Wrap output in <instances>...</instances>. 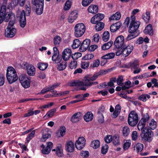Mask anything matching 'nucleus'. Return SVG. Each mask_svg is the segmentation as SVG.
Returning <instances> with one entry per match:
<instances>
[{
  "mask_svg": "<svg viewBox=\"0 0 158 158\" xmlns=\"http://www.w3.org/2000/svg\"><path fill=\"white\" fill-rule=\"evenodd\" d=\"M6 77L7 81L10 84L15 82L18 79V77L15 69L12 67H8Z\"/></svg>",
  "mask_w": 158,
  "mask_h": 158,
  "instance_id": "1",
  "label": "nucleus"
},
{
  "mask_svg": "<svg viewBox=\"0 0 158 158\" xmlns=\"http://www.w3.org/2000/svg\"><path fill=\"white\" fill-rule=\"evenodd\" d=\"M142 140L144 142H151L152 140V137L153 135V132L149 128L145 127L140 135Z\"/></svg>",
  "mask_w": 158,
  "mask_h": 158,
  "instance_id": "2",
  "label": "nucleus"
},
{
  "mask_svg": "<svg viewBox=\"0 0 158 158\" xmlns=\"http://www.w3.org/2000/svg\"><path fill=\"white\" fill-rule=\"evenodd\" d=\"M117 49L116 52L117 56H119L122 54L124 57L128 56L131 52L133 49V46H128L119 48H116Z\"/></svg>",
  "mask_w": 158,
  "mask_h": 158,
  "instance_id": "3",
  "label": "nucleus"
},
{
  "mask_svg": "<svg viewBox=\"0 0 158 158\" xmlns=\"http://www.w3.org/2000/svg\"><path fill=\"white\" fill-rule=\"evenodd\" d=\"M131 21L128 30L130 33H133L136 32L140 25V22L138 21H135V17L134 15L131 16Z\"/></svg>",
  "mask_w": 158,
  "mask_h": 158,
  "instance_id": "4",
  "label": "nucleus"
},
{
  "mask_svg": "<svg viewBox=\"0 0 158 158\" xmlns=\"http://www.w3.org/2000/svg\"><path fill=\"white\" fill-rule=\"evenodd\" d=\"M44 0H32L31 3L36 7L35 12L37 14L40 15L43 12L44 7Z\"/></svg>",
  "mask_w": 158,
  "mask_h": 158,
  "instance_id": "5",
  "label": "nucleus"
},
{
  "mask_svg": "<svg viewBox=\"0 0 158 158\" xmlns=\"http://www.w3.org/2000/svg\"><path fill=\"white\" fill-rule=\"evenodd\" d=\"M138 122V116L136 112L131 111L129 114L128 122L129 124L132 127L135 126Z\"/></svg>",
  "mask_w": 158,
  "mask_h": 158,
  "instance_id": "6",
  "label": "nucleus"
},
{
  "mask_svg": "<svg viewBox=\"0 0 158 158\" xmlns=\"http://www.w3.org/2000/svg\"><path fill=\"white\" fill-rule=\"evenodd\" d=\"M74 34L77 37L81 36L85 33V27L84 24L82 23L77 24L74 27Z\"/></svg>",
  "mask_w": 158,
  "mask_h": 158,
  "instance_id": "7",
  "label": "nucleus"
},
{
  "mask_svg": "<svg viewBox=\"0 0 158 158\" xmlns=\"http://www.w3.org/2000/svg\"><path fill=\"white\" fill-rule=\"evenodd\" d=\"M31 77L24 74L20 75L19 77V80L22 86L27 89L30 86Z\"/></svg>",
  "mask_w": 158,
  "mask_h": 158,
  "instance_id": "8",
  "label": "nucleus"
},
{
  "mask_svg": "<svg viewBox=\"0 0 158 158\" xmlns=\"http://www.w3.org/2000/svg\"><path fill=\"white\" fill-rule=\"evenodd\" d=\"M7 14L6 12V6H1L0 10V24L2 23L4 20L7 22L9 21L11 16L8 14L7 16Z\"/></svg>",
  "mask_w": 158,
  "mask_h": 158,
  "instance_id": "9",
  "label": "nucleus"
},
{
  "mask_svg": "<svg viewBox=\"0 0 158 158\" xmlns=\"http://www.w3.org/2000/svg\"><path fill=\"white\" fill-rule=\"evenodd\" d=\"M145 117L142 118L139 122L138 126V129L139 130H141V132H142V130L144 129L146 123L148 121L149 119V117L148 114L146 113L145 115Z\"/></svg>",
  "mask_w": 158,
  "mask_h": 158,
  "instance_id": "10",
  "label": "nucleus"
},
{
  "mask_svg": "<svg viewBox=\"0 0 158 158\" xmlns=\"http://www.w3.org/2000/svg\"><path fill=\"white\" fill-rule=\"evenodd\" d=\"M124 43V37L123 35H120L117 37L114 42V45L116 48L121 47L123 46H127Z\"/></svg>",
  "mask_w": 158,
  "mask_h": 158,
  "instance_id": "11",
  "label": "nucleus"
},
{
  "mask_svg": "<svg viewBox=\"0 0 158 158\" xmlns=\"http://www.w3.org/2000/svg\"><path fill=\"white\" fill-rule=\"evenodd\" d=\"M16 29L13 27H7L5 31V36L7 38H12L15 35Z\"/></svg>",
  "mask_w": 158,
  "mask_h": 158,
  "instance_id": "12",
  "label": "nucleus"
},
{
  "mask_svg": "<svg viewBox=\"0 0 158 158\" xmlns=\"http://www.w3.org/2000/svg\"><path fill=\"white\" fill-rule=\"evenodd\" d=\"M85 143V140L83 137H80L75 143L76 148L78 150L82 149L84 147Z\"/></svg>",
  "mask_w": 158,
  "mask_h": 158,
  "instance_id": "13",
  "label": "nucleus"
},
{
  "mask_svg": "<svg viewBox=\"0 0 158 158\" xmlns=\"http://www.w3.org/2000/svg\"><path fill=\"white\" fill-rule=\"evenodd\" d=\"M90 42V40L88 39L84 40L82 43H81V45L79 48V51L81 52L85 51L89 48Z\"/></svg>",
  "mask_w": 158,
  "mask_h": 158,
  "instance_id": "14",
  "label": "nucleus"
},
{
  "mask_svg": "<svg viewBox=\"0 0 158 158\" xmlns=\"http://www.w3.org/2000/svg\"><path fill=\"white\" fill-rule=\"evenodd\" d=\"M69 85L70 86H76L81 87L80 88V89L81 90H86L87 88L86 87H84V81H74L70 82Z\"/></svg>",
  "mask_w": 158,
  "mask_h": 158,
  "instance_id": "15",
  "label": "nucleus"
},
{
  "mask_svg": "<svg viewBox=\"0 0 158 158\" xmlns=\"http://www.w3.org/2000/svg\"><path fill=\"white\" fill-rule=\"evenodd\" d=\"M24 65L26 66L27 73L29 75L33 76L35 75V69L34 66L31 64H29L27 62L25 63Z\"/></svg>",
  "mask_w": 158,
  "mask_h": 158,
  "instance_id": "16",
  "label": "nucleus"
},
{
  "mask_svg": "<svg viewBox=\"0 0 158 158\" xmlns=\"http://www.w3.org/2000/svg\"><path fill=\"white\" fill-rule=\"evenodd\" d=\"M104 17V15L102 14L98 13L94 16L91 19V22L93 24H95L97 23L100 22Z\"/></svg>",
  "mask_w": 158,
  "mask_h": 158,
  "instance_id": "17",
  "label": "nucleus"
},
{
  "mask_svg": "<svg viewBox=\"0 0 158 158\" xmlns=\"http://www.w3.org/2000/svg\"><path fill=\"white\" fill-rule=\"evenodd\" d=\"M52 151L55 152V154L58 157L63 156V150L62 146L61 144H58L56 147L55 148L52 149Z\"/></svg>",
  "mask_w": 158,
  "mask_h": 158,
  "instance_id": "18",
  "label": "nucleus"
},
{
  "mask_svg": "<svg viewBox=\"0 0 158 158\" xmlns=\"http://www.w3.org/2000/svg\"><path fill=\"white\" fill-rule=\"evenodd\" d=\"M19 23L20 27H24L26 24V18L25 11L24 10L22 11L19 16Z\"/></svg>",
  "mask_w": 158,
  "mask_h": 158,
  "instance_id": "19",
  "label": "nucleus"
},
{
  "mask_svg": "<svg viewBox=\"0 0 158 158\" xmlns=\"http://www.w3.org/2000/svg\"><path fill=\"white\" fill-rule=\"evenodd\" d=\"M72 53L70 49L67 48L64 50L62 53V57L64 60H68L71 56Z\"/></svg>",
  "mask_w": 158,
  "mask_h": 158,
  "instance_id": "20",
  "label": "nucleus"
},
{
  "mask_svg": "<svg viewBox=\"0 0 158 158\" xmlns=\"http://www.w3.org/2000/svg\"><path fill=\"white\" fill-rule=\"evenodd\" d=\"M81 113L79 112L75 113L71 117V121L73 123H76L79 122L81 119Z\"/></svg>",
  "mask_w": 158,
  "mask_h": 158,
  "instance_id": "21",
  "label": "nucleus"
},
{
  "mask_svg": "<svg viewBox=\"0 0 158 158\" xmlns=\"http://www.w3.org/2000/svg\"><path fill=\"white\" fill-rule=\"evenodd\" d=\"M66 150L68 152H73L74 149V144L73 142L71 140L67 142L65 144Z\"/></svg>",
  "mask_w": 158,
  "mask_h": 158,
  "instance_id": "22",
  "label": "nucleus"
},
{
  "mask_svg": "<svg viewBox=\"0 0 158 158\" xmlns=\"http://www.w3.org/2000/svg\"><path fill=\"white\" fill-rule=\"evenodd\" d=\"M87 10L89 13L96 14L98 12V7L97 5L91 4L88 8Z\"/></svg>",
  "mask_w": 158,
  "mask_h": 158,
  "instance_id": "23",
  "label": "nucleus"
},
{
  "mask_svg": "<svg viewBox=\"0 0 158 158\" xmlns=\"http://www.w3.org/2000/svg\"><path fill=\"white\" fill-rule=\"evenodd\" d=\"M78 14L76 11H72L70 14L68 18V21L69 23H72L77 17Z\"/></svg>",
  "mask_w": 158,
  "mask_h": 158,
  "instance_id": "24",
  "label": "nucleus"
},
{
  "mask_svg": "<svg viewBox=\"0 0 158 158\" xmlns=\"http://www.w3.org/2000/svg\"><path fill=\"white\" fill-rule=\"evenodd\" d=\"M94 117L93 114L91 111H88L84 115L83 118L84 120L86 122L91 121Z\"/></svg>",
  "mask_w": 158,
  "mask_h": 158,
  "instance_id": "25",
  "label": "nucleus"
},
{
  "mask_svg": "<svg viewBox=\"0 0 158 158\" xmlns=\"http://www.w3.org/2000/svg\"><path fill=\"white\" fill-rule=\"evenodd\" d=\"M144 32L145 34H149L152 35L153 34V31L152 27L151 24L148 25L144 30Z\"/></svg>",
  "mask_w": 158,
  "mask_h": 158,
  "instance_id": "26",
  "label": "nucleus"
},
{
  "mask_svg": "<svg viewBox=\"0 0 158 158\" xmlns=\"http://www.w3.org/2000/svg\"><path fill=\"white\" fill-rule=\"evenodd\" d=\"M121 24L119 22L113 24L110 27V30L111 32H114L118 30L120 27Z\"/></svg>",
  "mask_w": 158,
  "mask_h": 158,
  "instance_id": "27",
  "label": "nucleus"
},
{
  "mask_svg": "<svg viewBox=\"0 0 158 158\" xmlns=\"http://www.w3.org/2000/svg\"><path fill=\"white\" fill-rule=\"evenodd\" d=\"M37 67L41 70L44 71L47 69L48 66V64L47 63L43 62H39L37 64Z\"/></svg>",
  "mask_w": 158,
  "mask_h": 158,
  "instance_id": "28",
  "label": "nucleus"
},
{
  "mask_svg": "<svg viewBox=\"0 0 158 158\" xmlns=\"http://www.w3.org/2000/svg\"><path fill=\"white\" fill-rule=\"evenodd\" d=\"M7 15L8 14H10L11 16L10 19V20L9 23L7 27H13V26L15 24V16L14 15H13L12 14H10V13H9L8 14V12H6Z\"/></svg>",
  "mask_w": 158,
  "mask_h": 158,
  "instance_id": "29",
  "label": "nucleus"
},
{
  "mask_svg": "<svg viewBox=\"0 0 158 158\" xmlns=\"http://www.w3.org/2000/svg\"><path fill=\"white\" fill-rule=\"evenodd\" d=\"M66 132L65 127L64 126H61L60 128L59 132H60V135H59V132H57L56 134V136H57L58 137L60 136H63L65 134Z\"/></svg>",
  "mask_w": 158,
  "mask_h": 158,
  "instance_id": "30",
  "label": "nucleus"
},
{
  "mask_svg": "<svg viewBox=\"0 0 158 158\" xmlns=\"http://www.w3.org/2000/svg\"><path fill=\"white\" fill-rule=\"evenodd\" d=\"M115 54L113 52H111L107 53L102 56L101 57V59L107 60L112 59L114 57Z\"/></svg>",
  "mask_w": 158,
  "mask_h": 158,
  "instance_id": "31",
  "label": "nucleus"
},
{
  "mask_svg": "<svg viewBox=\"0 0 158 158\" xmlns=\"http://www.w3.org/2000/svg\"><path fill=\"white\" fill-rule=\"evenodd\" d=\"M113 44V41L110 40L109 42L104 44L102 46V49L103 50H106L109 49Z\"/></svg>",
  "mask_w": 158,
  "mask_h": 158,
  "instance_id": "32",
  "label": "nucleus"
},
{
  "mask_svg": "<svg viewBox=\"0 0 158 158\" xmlns=\"http://www.w3.org/2000/svg\"><path fill=\"white\" fill-rule=\"evenodd\" d=\"M51 135L48 132L44 131L43 132L42 137L40 139V141L42 142H45L49 137Z\"/></svg>",
  "mask_w": 158,
  "mask_h": 158,
  "instance_id": "33",
  "label": "nucleus"
},
{
  "mask_svg": "<svg viewBox=\"0 0 158 158\" xmlns=\"http://www.w3.org/2000/svg\"><path fill=\"white\" fill-rule=\"evenodd\" d=\"M81 45V42L79 39L74 40L72 48L73 49H75L78 48Z\"/></svg>",
  "mask_w": 158,
  "mask_h": 158,
  "instance_id": "34",
  "label": "nucleus"
},
{
  "mask_svg": "<svg viewBox=\"0 0 158 158\" xmlns=\"http://www.w3.org/2000/svg\"><path fill=\"white\" fill-rule=\"evenodd\" d=\"M66 61L64 60L61 63H60L59 64H58L57 69L59 71H62L64 70L67 66Z\"/></svg>",
  "mask_w": 158,
  "mask_h": 158,
  "instance_id": "35",
  "label": "nucleus"
},
{
  "mask_svg": "<svg viewBox=\"0 0 158 158\" xmlns=\"http://www.w3.org/2000/svg\"><path fill=\"white\" fill-rule=\"evenodd\" d=\"M142 18L146 23H149L150 19V13L149 11H146L145 15H142Z\"/></svg>",
  "mask_w": 158,
  "mask_h": 158,
  "instance_id": "36",
  "label": "nucleus"
},
{
  "mask_svg": "<svg viewBox=\"0 0 158 158\" xmlns=\"http://www.w3.org/2000/svg\"><path fill=\"white\" fill-rule=\"evenodd\" d=\"M91 81L89 80H85L84 81V87H89L91 86L92 85H96L98 83L97 81L91 82Z\"/></svg>",
  "mask_w": 158,
  "mask_h": 158,
  "instance_id": "37",
  "label": "nucleus"
},
{
  "mask_svg": "<svg viewBox=\"0 0 158 158\" xmlns=\"http://www.w3.org/2000/svg\"><path fill=\"white\" fill-rule=\"evenodd\" d=\"M96 24L95 29L97 31H101L104 27V24L103 22H98Z\"/></svg>",
  "mask_w": 158,
  "mask_h": 158,
  "instance_id": "38",
  "label": "nucleus"
},
{
  "mask_svg": "<svg viewBox=\"0 0 158 158\" xmlns=\"http://www.w3.org/2000/svg\"><path fill=\"white\" fill-rule=\"evenodd\" d=\"M150 96L148 94H142L139 96L138 99L143 102H145L147 100V98L148 99L150 98Z\"/></svg>",
  "mask_w": 158,
  "mask_h": 158,
  "instance_id": "39",
  "label": "nucleus"
},
{
  "mask_svg": "<svg viewBox=\"0 0 158 158\" xmlns=\"http://www.w3.org/2000/svg\"><path fill=\"white\" fill-rule=\"evenodd\" d=\"M143 148V144L141 143H137L134 147V149L137 152H141Z\"/></svg>",
  "mask_w": 158,
  "mask_h": 158,
  "instance_id": "40",
  "label": "nucleus"
},
{
  "mask_svg": "<svg viewBox=\"0 0 158 158\" xmlns=\"http://www.w3.org/2000/svg\"><path fill=\"white\" fill-rule=\"evenodd\" d=\"M121 15L120 13L119 12H116L115 14L113 15L109 18L110 20H119L121 18Z\"/></svg>",
  "mask_w": 158,
  "mask_h": 158,
  "instance_id": "41",
  "label": "nucleus"
},
{
  "mask_svg": "<svg viewBox=\"0 0 158 158\" xmlns=\"http://www.w3.org/2000/svg\"><path fill=\"white\" fill-rule=\"evenodd\" d=\"M91 147L94 149L98 148L100 145V141L98 140H94L91 142Z\"/></svg>",
  "mask_w": 158,
  "mask_h": 158,
  "instance_id": "42",
  "label": "nucleus"
},
{
  "mask_svg": "<svg viewBox=\"0 0 158 158\" xmlns=\"http://www.w3.org/2000/svg\"><path fill=\"white\" fill-rule=\"evenodd\" d=\"M72 0H67L65 3L64 9L65 10L69 9L72 5Z\"/></svg>",
  "mask_w": 158,
  "mask_h": 158,
  "instance_id": "43",
  "label": "nucleus"
},
{
  "mask_svg": "<svg viewBox=\"0 0 158 158\" xmlns=\"http://www.w3.org/2000/svg\"><path fill=\"white\" fill-rule=\"evenodd\" d=\"M110 38V33L108 31H105L103 34L102 39L104 41L106 42Z\"/></svg>",
  "mask_w": 158,
  "mask_h": 158,
  "instance_id": "44",
  "label": "nucleus"
},
{
  "mask_svg": "<svg viewBox=\"0 0 158 158\" xmlns=\"http://www.w3.org/2000/svg\"><path fill=\"white\" fill-rule=\"evenodd\" d=\"M77 62L76 60L71 61L69 63V67L71 69H75L77 66Z\"/></svg>",
  "mask_w": 158,
  "mask_h": 158,
  "instance_id": "45",
  "label": "nucleus"
},
{
  "mask_svg": "<svg viewBox=\"0 0 158 158\" xmlns=\"http://www.w3.org/2000/svg\"><path fill=\"white\" fill-rule=\"evenodd\" d=\"M108 146L107 144L103 145L101 148V151L102 154H105L107 152L108 150Z\"/></svg>",
  "mask_w": 158,
  "mask_h": 158,
  "instance_id": "46",
  "label": "nucleus"
},
{
  "mask_svg": "<svg viewBox=\"0 0 158 158\" xmlns=\"http://www.w3.org/2000/svg\"><path fill=\"white\" fill-rule=\"evenodd\" d=\"M130 130L127 127H125L123 128L122 131L123 135L124 136H127L130 133Z\"/></svg>",
  "mask_w": 158,
  "mask_h": 158,
  "instance_id": "47",
  "label": "nucleus"
},
{
  "mask_svg": "<svg viewBox=\"0 0 158 158\" xmlns=\"http://www.w3.org/2000/svg\"><path fill=\"white\" fill-rule=\"evenodd\" d=\"M151 130H154L156 127V122L153 119L151 120V122L149 124Z\"/></svg>",
  "mask_w": 158,
  "mask_h": 158,
  "instance_id": "48",
  "label": "nucleus"
},
{
  "mask_svg": "<svg viewBox=\"0 0 158 158\" xmlns=\"http://www.w3.org/2000/svg\"><path fill=\"white\" fill-rule=\"evenodd\" d=\"M56 109L55 108L50 110L46 114L49 117H52L54 113L56 111Z\"/></svg>",
  "mask_w": 158,
  "mask_h": 158,
  "instance_id": "49",
  "label": "nucleus"
},
{
  "mask_svg": "<svg viewBox=\"0 0 158 158\" xmlns=\"http://www.w3.org/2000/svg\"><path fill=\"white\" fill-rule=\"evenodd\" d=\"M112 141L114 145H118L120 144L119 138L118 137L114 136Z\"/></svg>",
  "mask_w": 158,
  "mask_h": 158,
  "instance_id": "50",
  "label": "nucleus"
},
{
  "mask_svg": "<svg viewBox=\"0 0 158 158\" xmlns=\"http://www.w3.org/2000/svg\"><path fill=\"white\" fill-rule=\"evenodd\" d=\"M61 41V38L59 35L56 36L54 38V43L55 45H59Z\"/></svg>",
  "mask_w": 158,
  "mask_h": 158,
  "instance_id": "51",
  "label": "nucleus"
},
{
  "mask_svg": "<svg viewBox=\"0 0 158 158\" xmlns=\"http://www.w3.org/2000/svg\"><path fill=\"white\" fill-rule=\"evenodd\" d=\"M89 61H81V68L83 69H87L89 66Z\"/></svg>",
  "mask_w": 158,
  "mask_h": 158,
  "instance_id": "52",
  "label": "nucleus"
},
{
  "mask_svg": "<svg viewBox=\"0 0 158 158\" xmlns=\"http://www.w3.org/2000/svg\"><path fill=\"white\" fill-rule=\"evenodd\" d=\"M54 53L52 57V60H53L56 56L59 55V51L56 47H54L53 48Z\"/></svg>",
  "mask_w": 158,
  "mask_h": 158,
  "instance_id": "53",
  "label": "nucleus"
},
{
  "mask_svg": "<svg viewBox=\"0 0 158 158\" xmlns=\"http://www.w3.org/2000/svg\"><path fill=\"white\" fill-rule=\"evenodd\" d=\"M94 0H82L81 4L84 6H86L89 5Z\"/></svg>",
  "mask_w": 158,
  "mask_h": 158,
  "instance_id": "54",
  "label": "nucleus"
},
{
  "mask_svg": "<svg viewBox=\"0 0 158 158\" xmlns=\"http://www.w3.org/2000/svg\"><path fill=\"white\" fill-rule=\"evenodd\" d=\"M82 56V54L80 52L75 53L74 54L71 55V57L73 60H75L81 57Z\"/></svg>",
  "mask_w": 158,
  "mask_h": 158,
  "instance_id": "55",
  "label": "nucleus"
},
{
  "mask_svg": "<svg viewBox=\"0 0 158 158\" xmlns=\"http://www.w3.org/2000/svg\"><path fill=\"white\" fill-rule=\"evenodd\" d=\"M94 57V55L92 54H87L83 57L82 59L84 60H89L92 59Z\"/></svg>",
  "mask_w": 158,
  "mask_h": 158,
  "instance_id": "56",
  "label": "nucleus"
},
{
  "mask_svg": "<svg viewBox=\"0 0 158 158\" xmlns=\"http://www.w3.org/2000/svg\"><path fill=\"white\" fill-rule=\"evenodd\" d=\"M136 33V32L133 33H130V34L128 35L126 38V40L127 41H128L136 37V36L135 35V33Z\"/></svg>",
  "mask_w": 158,
  "mask_h": 158,
  "instance_id": "57",
  "label": "nucleus"
},
{
  "mask_svg": "<svg viewBox=\"0 0 158 158\" xmlns=\"http://www.w3.org/2000/svg\"><path fill=\"white\" fill-rule=\"evenodd\" d=\"M98 72L94 74L92 77H89L88 79H86V80H91V81L95 80L98 78V76H100Z\"/></svg>",
  "mask_w": 158,
  "mask_h": 158,
  "instance_id": "58",
  "label": "nucleus"
},
{
  "mask_svg": "<svg viewBox=\"0 0 158 158\" xmlns=\"http://www.w3.org/2000/svg\"><path fill=\"white\" fill-rule=\"evenodd\" d=\"M104 139L106 143H110L112 140V137L111 135H107L105 137Z\"/></svg>",
  "mask_w": 158,
  "mask_h": 158,
  "instance_id": "59",
  "label": "nucleus"
},
{
  "mask_svg": "<svg viewBox=\"0 0 158 158\" xmlns=\"http://www.w3.org/2000/svg\"><path fill=\"white\" fill-rule=\"evenodd\" d=\"M81 154V156L84 158L88 157L89 155V152L88 151H82Z\"/></svg>",
  "mask_w": 158,
  "mask_h": 158,
  "instance_id": "60",
  "label": "nucleus"
},
{
  "mask_svg": "<svg viewBox=\"0 0 158 158\" xmlns=\"http://www.w3.org/2000/svg\"><path fill=\"white\" fill-rule=\"evenodd\" d=\"M14 1L12 2V3H11V6L13 7H15L19 4L20 6V4L21 2V0H14Z\"/></svg>",
  "mask_w": 158,
  "mask_h": 158,
  "instance_id": "61",
  "label": "nucleus"
},
{
  "mask_svg": "<svg viewBox=\"0 0 158 158\" xmlns=\"http://www.w3.org/2000/svg\"><path fill=\"white\" fill-rule=\"evenodd\" d=\"M100 64V62L99 60L97 59L94 61L92 66L91 65L90 66H92L93 68L97 67Z\"/></svg>",
  "mask_w": 158,
  "mask_h": 158,
  "instance_id": "62",
  "label": "nucleus"
},
{
  "mask_svg": "<svg viewBox=\"0 0 158 158\" xmlns=\"http://www.w3.org/2000/svg\"><path fill=\"white\" fill-rule=\"evenodd\" d=\"M131 145V143L129 142H125L123 145V148L124 150H127L130 147Z\"/></svg>",
  "mask_w": 158,
  "mask_h": 158,
  "instance_id": "63",
  "label": "nucleus"
},
{
  "mask_svg": "<svg viewBox=\"0 0 158 158\" xmlns=\"http://www.w3.org/2000/svg\"><path fill=\"white\" fill-rule=\"evenodd\" d=\"M53 61H55L56 63H58L60 62L61 60V55H59L55 57V58L52 60Z\"/></svg>",
  "mask_w": 158,
  "mask_h": 158,
  "instance_id": "64",
  "label": "nucleus"
}]
</instances>
